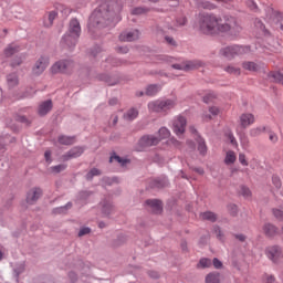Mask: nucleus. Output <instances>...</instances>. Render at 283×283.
Returning <instances> with one entry per match:
<instances>
[{
  "label": "nucleus",
  "instance_id": "nucleus-1",
  "mask_svg": "<svg viewBox=\"0 0 283 283\" xmlns=\"http://www.w3.org/2000/svg\"><path fill=\"white\" fill-rule=\"evenodd\" d=\"M125 0H107L93 11L88 28H114L120 21Z\"/></svg>",
  "mask_w": 283,
  "mask_h": 283
},
{
  "label": "nucleus",
  "instance_id": "nucleus-2",
  "mask_svg": "<svg viewBox=\"0 0 283 283\" xmlns=\"http://www.w3.org/2000/svg\"><path fill=\"white\" fill-rule=\"evenodd\" d=\"M78 39H81V22L72 19L67 32L62 36L61 45L62 48H67V50H74Z\"/></svg>",
  "mask_w": 283,
  "mask_h": 283
},
{
  "label": "nucleus",
  "instance_id": "nucleus-3",
  "mask_svg": "<svg viewBox=\"0 0 283 283\" xmlns=\"http://www.w3.org/2000/svg\"><path fill=\"white\" fill-rule=\"evenodd\" d=\"M222 21L221 18L216 17L213 13H200L199 14V30L202 34H216L218 23Z\"/></svg>",
  "mask_w": 283,
  "mask_h": 283
},
{
  "label": "nucleus",
  "instance_id": "nucleus-4",
  "mask_svg": "<svg viewBox=\"0 0 283 283\" xmlns=\"http://www.w3.org/2000/svg\"><path fill=\"white\" fill-rule=\"evenodd\" d=\"M226 22H218L216 34H230V36H238L242 32V27L238 24L235 18L226 17Z\"/></svg>",
  "mask_w": 283,
  "mask_h": 283
},
{
  "label": "nucleus",
  "instance_id": "nucleus-5",
  "mask_svg": "<svg viewBox=\"0 0 283 283\" xmlns=\"http://www.w3.org/2000/svg\"><path fill=\"white\" fill-rule=\"evenodd\" d=\"M176 107V99H156L148 103V112L154 114H164L167 115L168 112H171Z\"/></svg>",
  "mask_w": 283,
  "mask_h": 283
},
{
  "label": "nucleus",
  "instance_id": "nucleus-6",
  "mask_svg": "<svg viewBox=\"0 0 283 283\" xmlns=\"http://www.w3.org/2000/svg\"><path fill=\"white\" fill-rule=\"evenodd\" d=\"M250 46H242L238 44L229 45L220 50L221 56L231 61V59H235V56H242V54H247L250 52Z\"/></svg>",
  "mask_w": 283,
  "mask_h": 283
},
{
  "label": "nucleus",
  "instance_id": "nucleus-7",
  "mask_svg": "<svg viewBox=\"0 0 283 283\" xmlns=\"http://www.w3.org/2000/svg\"><path fill=\"white\" fill-rule=\"evenodd\" d=\"M72 70H74V61L60 60L51 66L50 72L52 74H67V72H72Z\"/></svg>",
  "mask_w": 283,
  "mask_h": 283
},
{
  "label": "nucleus",
  "instance_id": "nucleus-8",
  "mask_svg": "<svg viewBox=\"0 0 283 283\" xmlns=\"http://www.w3.org/2000/svg\"><path fill=\"white\" fill-rule=\"evenodd\" d=\"M187 129V117L178 115L172 119V132L180 138Z\"/></svg>",
  "mask_w": 283,
  "mask_h": 283
},
{
  "label": "nucleus",
  "instance_id": "nucleus-9",
  "mask_svg": "<svg viewBox=\"0 0 283 283\" xmlns=\"http://www.w3.org/2000/svg\"><path fill=\"white\" fill-rule=\"evenodd\" d=\"M48 65H50V57L48 55H41L36 61L34 66L32 67V72L35 76H41L42 73L48 70Z\"/></svg>",
  "mask_w": 283,
  "mask_h": 283
},
{
  "label": "nucleus",
  "instance_id": "nucleus-10",
  "mask_svg": "<svg viewBox=\"0 0 283 283\" xmlns=\"http://www.w3.org/2000/svg\"><path fill=\"white\" fill-rule=\"evenodd\" d=\"M85 151V147L75 146L71 148L66 154L63 155V160H72V158H81Z\"/></svg>",
  "mask_w": 283,
  "mask_h": 283
},
{
  "label": "nucleus",
  "instance_id": "nucleus-11",
  "mask_svg": "<svg viewBox=\"0 0 283 283\" xmlns=\"http://www.w3.org/2000/svg\"><path fill=\"white\" fill-rule=\"evenodd\" d=\"M159 143H160V139H158V137L154 135H145L139 139L138 145L140 147H154Z\"/></svg>",
  "mask_w": 283,
  "mask_h": 283
},
{
  "label": "nucleus",
  "instance_id": "nucleus-12",
  "mask_svg": "<svg viewBox=\"0 0 283 283\" xmlns=\"http://www.w3.org/2000/svg\"><path fill=\"white\" fill-rule=\"evenodd\" d=\"M140 36V31L138 30H133V31H125V32H122L119 34V41H124V42H132V41H137V39H139Z\"/></svg>",
  "mask_w": 283,
  "mask_h": 283
},
{
  "label": "nucleus",
  "instance_id": "nucleus-13",
  "mask_svg": "<svg viewBox=\"0 0 283 283\" xmlns=\"http://www.w3.org/2000/svg\"><path fill=\"white\" fill-rule=\"evenodd\" d=\"M145 205L150 208L151 213H163V201L158 199H148Z\"/></svg>",
  "mask_w": 283,
  "mask_h": 283
},
{
  "label": "nucleus",
  "instance_id": "nucleus-14",
  "mask_svg": "<svg viewBox=\"0 0 283 283\" xmlns=\"http://www.w3.org/2000/svg\"><path fill=\"white\" fill-rule=\"evenodd\" d=\"M41 196H43V190L41 188H33L27 193L28 205H34V202H36Z\"/></svg>",
  "mask_w": 283,
  "mask_h": 283
},
{
  "label": "nucleus",
  "instance_id": "nucleus-15",
  "mask_svg": "<svg viewBox=\"0 0 283 283\" xmlns=\"http://www.w3.org/2000/svg\"><path fill=\"white\" fill-rule=\"evenodd\" d=\"M255 123V116L251 113H243L240 116V125L243 129H247V127H251Z\"/></svg>",
  "mask_w": 283,
  "mask_h": 283
},
{
  "label": "nucleus",
  "instance_id": "nucleus-16",
  "mask_svg": "<svg viewBox=\"0 0 283 283\" xmlns=\"http://www.w3.org/2000/svg\"><path fill=\"white\" fill-rule=\"evenodd\" d=\"M49 112H52V99L44 101L38 109L39 116H46Z\"/></svg>",
  "mask_w": 283,
  "mask_h": 283
},
{
  "label": "nucleus",
  "instance_id": "nucleus-17",
  "mask_svg": "<svg viewBox=\"0 0 283 283\" xmlns=\"http://www.w3.org/2000/svg\"><path fill=\"white\" fill-rule=\"evenodd\" d=\"M265 255L271 260L272 262H277L281 258H283L282 250L277 249H271L265 251Z\"/></svg>",
  "mask_w": 283,
  "mask_h": 283
},
{
  "label": "nucleus",
  "instance_id": "nucleus-18",
  "mask_svg": "<svg viewBox=\"0 0 283 283\" xmlns=\"http://www.w3.org/2000/svg\"><path fill=\"white\" fill-rule=\"evenodd\" d=\"M198 67H202V62L199 60L184 62L185 72H190L191 70H198Z\"/></svg>",
  "mask_w": 283,
  "mask_h": 283
},
{
  "label": "nucleus",
  "instance_id": "nucleus-19",
  "mask_svg": "<svg viewBox=\"0 0 283 283\" xmlns=\"http://www.w3.org/2000/svg\"><path fill=\"white\" fill-rule=\"evenodd\" d=\"M20 51H21V46L14 43H11L8 45V48L4 49V56L7 59H10V56H14V54H17Z\"/></svg>",
  "mask_w": 283,
  "mask_h": 283
},
{
  "label": "nucleus",
  "instance_id": "nucleus-20",
  "mask_svg": "<svg viewBox=\"0 0 283 283\" xmlns=\"http://www.w3.org/2000/svg\"><path fill=\"white\" fill-rule=\"evenodd\" d=\"M268 78L272 81V83H280L283 85V72L282 71H274L269 73Z\"/></svg>",
  "mask_w": 283,
  "mask_h": 283
},
{
  "label": "nucleus",
  "instance_id": "nucleus-21",
  "mask_svg": "<svg viewBox=\"0 0 283 283\" xmlns=\"http://www.w3.org/2000/svg\"><path fill=\"white\" fill-rule=\"evenodd\" d=\"M263 231L268 238H274L277 233V227L273 226L272 223H265L263 226Z\"/></svg>",
  "mask_w": 283,
  "mask_h": 283
},
{
  "label": "nucleus",
  "instance_id": "nucleus-22",
  "mask_svg": "<svg viewBox=\"0 0 283 283\" xmlns=\"http://www.w3.org/2000/svg\"><path fill=\"white\" fill-rule=\"evenodd\" d=\"M277 14H282L281 12L275 11L272 7L265 8V19L268 21H276Z\"/></svg>",
  "mask_w": 283,
  "mask_h": 283
},
{
  "label": "nucleus",
  "instance_id": "nucleus-23",
  "mask_svg": "<svg viewBox=\"0 0 283 283\" xmlns=\"http://www.w3.org/2000/svg\"><path fill=\"white\" fill-rule=\"evenodd\" d=\"M138 109L135 107H132L130 109H128L124 115L123 118L124 120H136V118H138Z\"/></svg>",
  "mask_w": 283,
  "mask_h": 283
},
{
  "label": "nucleus",
  "instance_id": "nucleus-24",
  "mask_svg": "<svg viewBox=\"0 0 283 283\" xmlns=\"http://www.w3.org/2000/svg\"><path fill=\"white\" fill-rule=\"evenodd\" d=\"M160 90H163V86L158 85V84H150L146 87V96H156V94H158V92H160Z\"/></svg>",
  "mask_w": 283,
  "mask_h": 283
},
{
  "label": "nucleus",
  "instance_id": "nucleus-25",
  "mask_svg": "<svg viewBox=\"0 0 283 283\" xmlns=\"http://www.w3.org/2000/svg\"><path fill=\"white\" fill-rule=\"evenodd\" d=\"M197 7L201 10H216V8H218V6L207 0H197Z\"/></svg>",
  "mask_w": 283,
  "mask_h": 283
},
{
  "label": "nucleus",
  "instance_id": "nucleus-26",
  "mask_svg": "<svg viewBox=\"0 0 283 283\" xmlns=\"http://www.w3.org/2000/svg\"><path fill=\"white\" fill-rule=\"evenodd\" d=\"M243 70H247L248 72H259L260 71V64L251 61H247L242 63Z\"/></svg>",
  "mask_w": 283,
  "mask_h": 283
},
{
  "label": "nucleus",
  "instance_id": "nucleus-27",
  "mask_svg": "<svg viewBox=\"0 0 283 283\" xmlns=\"http://www.w3.org/2000/svg\"><path fill=\"white\" fill-rule=\"evenodd\" d=\"M196 140L198 143L199 154H201V156H206L207 155V143L200 136H198V138H196Z\"/></svg>",
  "mask_w": 283,
  "mask_h": 283
},
{
  "label": "nucleus",
  "instance_id": "nucleus-28",
  "mask_svg": "<svg viewBox=\"0 0 283 283\" xmlns=\"http://www.w3.org/2000/svg\"><path fill=\"white\" fill-rule=\"evenodd\" d=\"M107 65L105 67H118V65H123V60L109 56L106 59Z\"/></svg>",
  "mask_w": 283,
  "mask_h": 283
},
{
  "label": "nucleus",
  "instance_id": "nucleus-29",
  "mask_svg": "<svg viewBox=\"0 0 283 283\" xmlns=\"http://www.w3.org/2000/svg\"><path fill=\"white\" fill-rule=\"evenodd\" d=\"M7 83L9 87H17L19 85V77L12 73L7 76Z\"/></svg>",
  "mask_w": 283,
  "mask_h": 283
},
{
  "label": "nucleus",
  "instance_id": "nucleus-30",
  "mask_svg": "<svg viewBox=\"0 0 283 283\" xmlns=\"http://www.w3.org/2000/svg\"><path fill=\"white\" fill-rule=\"evenodd\" d=\"M57 143H60V145H74V137L61 135L57 138Z\"/></svg>",
  "mask_w": 283,
  "mask_h": 283
},
{
  "label": "nucleus",
  "instance_id": "nucleus-31",
  "mask_svg": "<svg viewBox=\"0 0 283 283\" xmlns=\"http://www.w3.org/2000/svg\"><path fill=\"white\" fill-rule=\"evenodd\" d=\"M169 185V179L163 178V179H155L153 181V187H156L157 189H163L164 187H167Z\"/></svg>",
  "mask_w": 283,
  "mask_h": 283
},
{
  "label": "nucleus",
  "instance_id": "nucleus-32",
  "mask_svg": "<svg viewBox=\"0 0 283 283\" xmlns=\"http://www.w3.org/2000/svg\"><path fill=\"white\" fill-rule=\"evenodd\" d=\"M264 132H266V127L259 126V127L250 129V136H252V138H256V136H261L262 134H264Z\"/></svg>",
  "mask_w": 283,
  "mask_h": 283
},
{
  "label": "nucleus",
  "instance_id": "nucleus-33",
  "mask_svg": "<svg viewBox=\"0 0 283 283\" xmlns=\"http://www.w3.org/2000/svg\"><path fill=\"white\" fill-rule=\"evenodd\" d=\"M202 220H208L209 222H216L218 220V216L214 212L206 211L201 213Z\"/></svg>",
  "mask_w": 283,
  "mask_h": 283
},
{
  "label": "nucleus",
  "instance_id": "nucleus-34",
  "mask_svg": "<svg viewBox=\"0 0 283 283\" xmlns=\"http://www.w3.org/2000/svg\"><path fill=\"white\" fill-rule=\"evenodd\" d=\"M158 134H159V137H157L158 140H165V138H169V136H171V132L167 127L159 128Z\"/></svg>",
  "mask_w": 283,
  "mask_h": 283
},
{
  "label": "nucleus",
  "instance_id": "nucleus-35",
  "mask_svg": "<svg viewBox=\"0 0 283 283\" xmlns=\"http://www.w3.org/2000/svg\"><path fill=\"white\" fill-rule=\"evenodd\" d=\"M206 283H220V273H209L206 276Z\"/></svg>",
  "mask_w": 283,
  "mask_h": 283
},
{
  "label": "nucleus",
  "instance_id": "nucleus-36",
  "mask_svg": "<svg viewBox=\"0 0 283 283\" xmlns=\"http://www.w3.org/2000/svg\"><path fill=\"white\" fill-rule=\"evenodd\" d=\"M224 72H227L228 74H233V76H240L241 74L240 67L233 65L226 66Z\"/></svg>",
  "mask_w": 283,
  "mask_h": 283
},
{
  "label": "nucleus",
  "instance_id": "nucleus-37",
  "mask_svg": "<svg viewBox=\"0 0 283 283\" xmlns=\"http://www.w3.org/2000/svg\"><path fill=\"white\" fill-rule=\"evenodd\" d=\"M72 209V202L69 201L65 206L57 207L53 210V213L59 214V213H67V210Z\"/></svg>",
  "mask_w": 283,
  "mask_h": 283
},
{
  "label": "nucleus",
  "instance_id": "nucleus-38",
  "mask_svg": "<svg viewBox=\"0 0 283 283\" xmlns=\"http://www.w3.org/2000/svg\"><path fill=\"white\" fill-rule=\"evenodd\" d=\"M224 163L226 165H233V163H235V153L232 150H229L226 154Z\"/></svg>",
  "mask_w": 283,
  "mask_h": 283
},
{
  "label": "nucleus",
  "instance_id": "nucleus-39",
  "mask_svg": "<svg viewBox=\"0 0 283 283\" xmlns=\"http://www.w3.org/2000/svg\"><path fill=\"white\" fill-rule=\"evenodd\" d=\"M90 196H92V191H87V190L80 191L78 195H77L76 201L77 202H85V200H87V198H90Z\"/></svg>",
  "mask_w": 283,
  "mask_h": 283
},
{
  "label": "nucleus",
  "instance_id": "nucleus-40",
  "mask_svg": "<svg viewBox=\"0 0 283 283\" xmlns=\"http://www.w3.org/2000/svg\"><path fill=\"white\" fill-rule=\"evenodd\" d=\"M23 61H25V54H20L14 60H12L11 67H19Z\"/></svg>",
  "mask_w": 283,
  "mask_h": 283
},
{
  "label": "nucleus",
  "instance_id": "nucleus-41",
  "mask_svg": "<svg viewBox=\"0 0 283 283\" xmlns=\"http://www.w3.org/2000/svg\"><path fill=\"white\" fill-rule=\"evenodd\" d=\"M94 176H101L98 168H92L85 176L86 180H93Z\"/></svg>",
  "mask_w": 283,
  "mask_h": 283
},
{
  "label": "nucleus",
  "instance_id": "nucleus-42",
  "mask_svg": "<svg viewBox=\"0 0 283 283\" xmlns=\"http://www.w3.org/2000/svg\"><path fill=\"white\" fill-rule=\"evenodd\" d=\"M211 264V259H201L198 263V269H209Z\"/></svg>",
  "mask_w": 283,
  "mask_h": 283
},
{
  "label": "nucleus",
  "instance_id": "nucleus-43",
  "mask_svg": "<svg viewBox=\"0 0 283 283\" xmlns=\"http://www.w3.org/2000/svg\"><path fill=\"white\" fill-rule=\"evenodd\" d=\"M149 11V8L145 7H136L132 10V14L138 15V14H147Z\"/></svg>",
  "mask_w": 283,
  "mask_h": 283
},
{
  "label": "nucleus",
  "instance_id": "nucleus-44",
  "mask_svg": "<svg viewBox=\"0 0 283 283\" xmlns=\"http://www.w3.org/2000/svg\"><path fill=\"white\" fill-rule=\"evenodd\" d=\"M254 25L258 30H261V32H264V34H269V31L266 30V27L264 25V23L262 22V20L256 19L254 21Z\"/></svg>",
  "mask_w": 283,
  "mask_h": 283
},
{
  "label": "nucleus",
  "instance_id": "nucleus-45",
  "mask_svg": "<svg viewBox=\"0 0 283 283\" xmlns=\"http://www.w3.org/2000/svg\"><path fill=\"white\" fill-rule=\"evenodd\" d=\"M113 209H114V206H112V203H109V202H106L102 207V213L104 216H109V213H112Z\"/></svg>",
  "mask_w": 283,
  "mask_h": 283
},
{
  "label": "nucleus",
  "instance_id": "nucleus-46",
  "mask_svg": "<svg viewBox=\"0 0 283 283\" xmlns=\"http://www.w3.org/2000/svg\"><path fill=\"white\" fill-rule=\"evenodd\" d=\"M212 233H214V235H217L218 240L221 242L224 240V233H222V230L219 226L213 227Z\"/></svg>",
  "mask_w": 283,
  "mask_h": 283
},
{
  "label": "nucleus",
  "instance_id": "nucleus-47",
  "mask_svg": "<svg viewBox=\"0 0 283 283\" xmlns=\"http://www.w3.org/2000/svg\"><path fill=\"white\" fill-rule=\"evenodd\" d=\"M65 169H67V165L65 164H60L51 167V171H53V174H61V171H65Z\"/></svg>",
  "mask_w": 283,
  "mask_h": 283
},
{
  "label": "nucleus",
  "instance_id": "nucleus-48",
  "mask_svg": "<svg viewBox=\"0 0 283 283\" xmlns=\"http://www.w3.org/2000/svg\"><path fill=\"white\" fill-rule=\"evenodd\" d=\"M272 184L274 185V187L276 189H281L282 188V179H280V177L277 175H273L272 176Z\"/></svg>",
  "mask_w": 283,
  "mask_h": 283
},
{
  "label": "nucleus",
  "instance_id": "nucleus-49",
  "mask_svg": "<svg viewBox=\"0 0 283 283\" xmlns=\"http://www.w3.org/2000/svg\"><path fill=\"white\" fill-rule=\"evenodd\" d=\"M273 216L279 220V222L283 221V209H273Z\"/></svg>",
  "mask_w": 283,
  "mask_h": 283
},
{
  "label": "nucleus",
  "instance_id": "nucleus-50",
  "mask_svg": "<svg viewBox=\"0 0 283 283\" xmlns=\"http://www.w3.org/2000/svg\"><path fill=\"white\" fill-rule=\"evenodd\" d=\"M90 233H92V229L90 227H83L80 229L77 235L78 238H83V235H87Z\"/></svg>",
  "mask_w": 283,
  "mask_h": 283
},
{
  "label": "nucleus",
  "instance_id": "nucleus-51",
  "mask_svg": "<svg viewBox=\"0 0 283 283\" xmlns=\"http://www.w3.org/2000/svg\"><path fill=\"white\" fill-rule=\"evenodd\" d=\"M241 196H243V198H251V189L247 186H241Z\"/></svg>",
  "mask_w": 283,
  "mask_h": 283
},
{
  "label": "nucleus",
  "instance_id": "nucleus-52",
  "mask_svg": "<svg viewBox=\"0 0 283 283\" xmlns=\"http://www.w3.org/2000/svg\"><path fill=\"white\" fill-rule=\"evenodd\" d=\"M276 25H279L280 30L283 32V13L276 14Z\"/></svg>",
  "mask_w": 283,
  "mask_h": 283
},
{
  "label": "nucleus",
  "instance_id": "nucleus-53",
  "mask_svg": "<svg viewBox=\"0 0 283 283\" xmlns=\"http://www.w3.org/2000/svg\"><path fill=\"white\" fill-rule=\"evenodd\" d=\"M165 41H166V43H168L172 48H177L178 46V42H176V40L174 38L169 36V35L165 36Z\"/></svg>",
  "mask_w": 283,
  "mask_h": 283
},
{
  "label": "nucleus",
  "instance_id": "nucleus-54",
  "mask_svg": "<svg viewBox=\"0 0 283 283\" xmlns=\"http://www.w3.org/2000/svg\"><path fill=\"white\" fill-rule=\"evenodd\" d=\"M159 61H163L164 63H174L176 59L169 55H160Z\"/></svg>",
  "mask_w": 283,
  "mask_h": 283
},
{
  "label": "nucleus",
  "instance_id": "nucleus-55",
  "mask_svg": "<svg viewBox=\"0 0 283 283\" xmlns=\"http://www.w3.org/2000/svg\"><path fill=\"white\" fill-rule=\"evenodd\" d=\"M15 120H18V123H23L24 125H30L28 117L23 115H18Z\"/></svg>",
  "mask_w": 283,
  "mask_h": 283
},
{
  "label": "nucleus",
  "instance_id": "nucleus-56",
  "mask_svg": "<svg viewBox=\"0 0 283 283\" xmlns=\"http://www.w3.org/2000/svg\"><path fill=\"white\" fill-rule=\"evenodd\" d=\"M239 138L241 140V145H249V137L244 133L239 134Z\"/></svg>",
  "mask_w": 283,
  "mask_h": 283
},
{
  "label": "nucleus",
  "instance_id": "nucleus-57",
  "mask_svg": "<svg viewBox=\"0 0 283 283\" xmlns=\"http://www.w3.org/2000/svg\"><path fill=\"white\" fill-rule=\"evenodd\" d=\"M168 145H172L174 147H180V142H178V139H176V137H170L167 140Z\"/></svg>",
  "mask_w": 283,
  "mask_h": 283
},
{
  "label": "nucleus",
  "instance_id": "nucleus-58",
  "mask_svg": "<svg viewBox=\"0 0 283 283\" xmlns=\"http://www.w3.org/2000/svg\"><path fill=\"white\" fill-rule=\"evenodd\" d=\"M101 52H103V48H101V46H95V48L91 51V54H92V56L96 57V56H98V54H101Z\"/></svg>",
  "mask_w": 283,
  "mask_h": 283
},
{
  "label": "nucleus",
  "instance_id": "nucleus-59",
  "mask_svg": "<svg viewBox=\"0 0 283 283\" xmlns=\"http://www.w3.org/2000/svg\"><path fill=\"white\" fill-rule=\"evenodd\" d=\"M99 81H104L108 85H116V83H109V75L103 74L98 76Z\"/></svg>",
  "mask_w": 283,
  "mask_h": 283
},
{
  "label": "nucleus",
  "instance_id": "nucleus-60",
  "mask_svg": "<svg viewBox=\"0 0 283 283\" xmlns=\"http://www.w3.org/2000/svg\"><path fill=\"white\" fill-rule=\"evenodd\" d=\"M171 69L185 72V62H181L180 64H171Z\"/></svg>",
  "mask_w": 283,
  "mask_h": 283
},
{
  "label": "nucleus",
  "instance_id": "nucleus-61",
  "mask_svg": "<svg viewBox=\"0 0 283 283\" xmlns=\"http://www.w3.org/2000/svg\"><path fill=\"white\" fill-rule=\"evenodd\" d=\"M116 52H118L119 54H127L129 52V48H127V46H117Z\"/></svg>",
  "mask_w": 283,
  "mask_h": 283
},
{
  "label": "nucleus",
  "instance_id": "nucleus-62",
  "mask_svg": "<svg viewBox=\"0 0 283 283\" xmlns=\"http://www.w3.org/2000/svg\"><path fill=\"white\" fill-rule=\"evenodd\" d=\"M209 112L212 116H218V114H220V108H218V106H211Z\"/></svg>",
  "mask_w": 283,
  "mask_h": 283
},
{
  "label": "nucleus",
  "instance_id": "nucleus-63",
  "mask_svg": "<svg viewBox=\"0 0 283 283\" xmlns=\"http://www.w3.org/2000/svg\"><path fill=\"white\" fill-rule=\"evenodd\" d=\"M248 6H249V8H251L252 10H254V12H258V3H255V1H253V0H248Z\"/></svg>",
  "mask_w": 283,
  "mask_h": 283
},
{
  "label": "nucleus",
  "instance_id": "nucleus-64",
  "mask_svg": "<svg viewBox=\"0 0 283 283\" xmlns=\"http://www.w3.org/2000/svg\"><path fill=\"white\" fill-rule=\"evenodd\" d=\"M269 139L271 140V143H277V135L271 130H269Z\"/></svg>",
  "mask_w": 283,
  "mask_h": 283
}]
</instances>
